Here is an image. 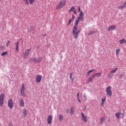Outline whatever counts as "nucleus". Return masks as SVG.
I'll return each instance as SVG.
<instances>
[{
	"label": "nucleus",
	"instance_id": "obj_26",
	"mask_svg": "<svg viewBox=\"0 0 126 126\" xmlns=\"http://www.w3.org/2000/svg\"><path fill=\"white\" fill-rule=\"evenodd\" d=\"M33 29L34 28H33V27H30L29 28H28L29 32H32Z\"/></svg>",
	"mask_w": 126,
	"mask_h": 126
},
{
	"label": "nucleus",
	"instance_id": "obj_29",
	"mask_svg": "<svg viewBox=\"0 0 126 126\" xmlns=\"http://www.w3.org/2000/svg\"><path fill=\"white\" fill-rule=\"evenodd\" d=\"M125 6H119L118 7H117V8H118V9H123V8H125Z\"/></svg>",
	"mask_w": 126,
	"mask_h": 126
},
{
	"label": "nucleus",
	"instance_id": "obj_39",
	"mask_svg": "<svg viewBox=\"0 0 126 126\" xmlns=\"http://www.w3.org/2000/svg\"><path fill=\"white\" fill-rule=\"evenodd\" d=\"M77 97L78 99V98H79V93H78L77 94Z\"/></svg>",
	"mask_w": 126,
	"mask_h": 126
},
{
	"label": "nucleus",
	"instance_id": "obj_46",
	"mask_svg": "<svg viewBox=\"0 0 126 126\" xmlns=\"http://www.w3.org/2000/svg\"><path fill=\"white\" fill-rule=\"evenodd\" d=\"M45 36H46V34H43V37H45Z\"/></svg>",
	"mask_w": 126,
	"mask_h": 126
},
{
	"label": "nucleus",
	"instance_id": "obj_35",
	"mask_svg": "<svg viewBox=\"0 0 126 126\" xmlns=\"http://www.w3.org/2000/svg\"><path fill=\"white\" fill-rule=\"evenodd\" d=\"M23 0L25 2H26V3H27V4H29V1H28V0Z\"/></svg>",
	"mask_w": 126,
	"mask_h": 126
},
{
	"label": "nucleus",
	"instance_id": "obj_43",
	"mask_svg": "<svg viewBox=\"0 0 126 126\" xmlns=\"http://www.w3.org/2000/svg\"><path fill=\"white\" fill-rule=\"evenodd\" d=\"M78 8H79L78 11L79 12V11H80V6H78Z\"/></svg>",
	"mask_w": 126,
	"mask_h": 126
},
{
	"label": "nucleus",
	"instance_id": "obj_33",
	"mask_svg": "<svg viewBox=\"0 0 126 126\" xmlns=\"http://www.w3.org/2000/svg\"><path fill=\"white\" fill-rule=\"evenodd\" d=\"M71 22H72V19H70L67 24V26H68V25H70V24L71 23Z\"/></svg>",
	"mask_w": 126,
	"mask_h": 126
},
{
	"label": "nucleus",
	"instance_id": "obj_22",
	"mask_svg": "<svg viewBox=\"0 0 126 126\" xmlns=\"http://www.w3.org/2000/svg\"><path fill=\"white\" fill-rule=\"evenodd\" d=\"M8 55V53H7V51L3 52L1 54V56H2V57H3V56H7Z\"/></svg>",
	"mask_w": 126,
	"mask_h": 126
},
{
	"label": "nucleus",
	"instance_id": "obj_11",
	"mask_svg": "<svg viewBox=\"0 0 126 126\" xmlns=\"http://www.w3.org/2000/svg\"><path fill=\"white\" fill-rule=\"evenodd\" d=\"M82 119L84 123H87V116H85L83 112L81 113Z\"/></svg>",
	"mask_w": 126,
	"mask_h": 126
},
{
	"label": "nucleus",
	"instance_id": "obj_3",
	"mask_svg": "<svg viewBox=\"0 0 126 126\" xmlns=\"http://www.w3.org/2000/svg\"><path fill=\"white\" fill-rule=\"evenodd\" d=\"M66 0H61L59 5L56 7V9H61L65 5Z\"/></svg>",
	"mask_w": 126,
	"mask_h": 126
},
{
	"label": "nucleus",
	"instance_id": "obj_15",
	"mask_svg": "<svg viewBox=\"0 0 126 126\" xmlns=\"http://www.w3.org/2000/svg\"><path fill=\"white\" fill-rule=\"evenodd\" d=\"M19 104H20V106H21V107H24V100H23V99L21 98L19 100Z\"/></svg>",
	"mask_w": 126,
	"mask_h": 126
},
{
	"label": "nucleus",
	"instance_id": "obj_34",
	"mask_svg": "<svg viewBox=\"0 0 126 126\" xmlns=\"http://www.w3.org/2000/svg\"><path fill=\"white\" fill-rule=\"evenodd\" d=\"M29 1H30V4H32L34 2V0H29Z\"/></svg>",
	"mask_w": 126,
	"mask_h": 126
},
{
	"label": "nucleus",
	"instance_id": "obj_17",
	"mask_svg": "<svg viewBox=\"0 0 126 126\" xmlns=\"http://www.w3.org/2000/svg\"><path fill=\"white\" fill-rule=\"evenodd\" d=\"M93 75L94 76V78L96 77V76H97V77H100V76H101V75H102V73H101V72L95 73Z\"/></svg>",
	"mask_w": 126,
	"mask_h": 126
},
{
	"label": "nucleus",
	"instance_id": "obj_4",
	"mask_svg": "<svg viewBox=\"0 0 126 126\" xmlns=\"http://www.w3.org/2000/svg\"><path fill=\"white\" fill-rule=\"evenodd\" d=\"M20 93L21 96H25V86L24 84H22L21 88L20 89Z\"/></svg>",
	"mask_w": 126,
	"mask_h": 126
},
{
	"label": "nucleus",
	"instance_id": "obj_27",
	"mask_svg": "<svg viewBox=\"0 0 126 126\" xmlns=\"http://www.w3.org/2000/svg\"><path fill=\"white\" fill-rule=\"evenodd\" d=\"M105 101H106V98H103L101 100V106H103V105H104V103H105Z\"/></svg>",
	"mask_w": 126,
	"mask_h": 126
},
{
	"label": "nucleus",
	"instance_id": "obj_44",
	"mask_svg": "<svg viewBox=\"0 0 126 126\" xmlns=\"http://www.w3.org/2000/svg\"><path fill=\"white\" fill-rule=\"evenodd\" d=\"M78 100L79 103H81V101H80V99H79V98H78Z\"/></svg>",
	"mask_w": 126,
	"mask_h": 126
},
{
	"label": "nucleus",
	"instance_id": "obj_41",
	"mask_svg": "<svg viewBox=\"0 0 126 126\" xmlns=\"http://www.w3.org/2000/svg\"><path fill=\"white\" fill-rule=\"evenodd\" d=\"M123 6H125V7H126V1H125L123 4Z\"/></svg>",
	"mask_w": 126,
	"mask_h": 126
},
{
	"label": "nucleus",
	"instance_id": "obj_9",
	"mask_svg": "<svg viewBox=\"0 0 126 126\" xmlns=\"http://www.w3.org/2000/svg\"><path fill=\"white\" fill-rule=\"evenodd\" d=\"M41 61H43V58L42 57H39L38 58H33V62L37 63H41Z\"/></svg>",
	"mask_w": 126,
	"mask_h": 126
},
{
	"label": "nucleus",
	"instance_id": "obj_14",
	"mask_svg": "<svg viewBox=\"0 0 126 126\" xmlns=\"http://www.w3.org/2000/svg\"><path fill=\"white\" fill-rule=\"evenodd\" d=\"M71 11H73V12L74 13V14H77L76 10L75 9V8H74V6L72 7L69 10V12H71Z\"/></svg>",
	"mask_w": 126,
	"mask_h": 126
},
{
	"label": "nucleus",
	"instance_id": "obj_28",
	"mask_svg": "<svg viewBox=\"0 0 126 126\" xmlns=\"http://www.w3.org/2000/svg\"><path fill=\"white\" fill-rule=\"evenodd\" d=\"M93 70H94V69H92L90 70V71H89L87 73V76H88V75H89L92 72V71H93Z\"/></svg>",
	"mask_w": 126,
	"mask_h": 126
},
{
	"label": "nucleus",
	"instance_id": "obj_37",
	"mask_svg": "<svg viewBox=\"0 0 126 126\" xmlns=\"http://www.w3.org/2000/svg\"><path fill=\"white\" fill-rule=\"evenodd\" d=\"M94 33H95V31H92L91 33H89V35H91V34H94Z\"/></svg>",
	"mask_w": 126,
	"mask_h": 126
},
{
	"label": "nucleus",
	"instance_id": "obj_23",
	"mask_svg": "<svg viewBox=\"0 0 126 126\" xmlns=\"http://www.w3.org/2000/svg\"><path fill=\"white\" fill-rule=\"evenodd\" d=\"M74 113V108L73 107L70 108V114L72 115Z\"/></svg>",
	"mask_w": 126,
	"mask_h": 126
},
{
	"label": "nucleus",
	"instance_id": "obj_16",
	"mask_svg": "<svg viewBox=\"0 0 126 126\" xmlns=\"http://www.w3.org/2000/svg\"><path fill=\"white\" fill-rule=\"evenodd\" d=\"M15 45H16V51L18 52L19 51V49H18V47H19V40L15 43Z\"/></svg>",
	"mask_w": 126,
	"mask_h": 126
},
{
	"label": "nucleus",
	"instance_id": "obj_19",
	"mask_svg": "<svg viewBox=\"0 0 126 126\" xmlns=\"http://www.w3.org/2000/svg\"><path fill=\"white\" fill-rule=\"evenodd\" d=\"M119 42H120V44L122 45L123 44H125V43H126V40L124 38H123L122 39H120L119 40Z\"/></svg>",
	"mask_w": 126,
	"mask_h": 126
},
{
	"label": "nucleus",
	"instance_id": "obj_36",
	"mask_svg": "<svg viewBox=\"0 0 126 126\" xmlns=\"http://www.w3.org/2000/svg\"><path fill=\"white\" fill-rule=\"evenodd\" d=\"M69 78L70 79H71L72 78V73H70L69 74Z\"/></svg>",
	"mask_w": 126,
	"mask_h": 126
},
{
	"label": "nucleus",
	"instance_id": "obj_45",
	"mask_svg": "<svg viewBox=\"0 0 126 126\" xmlns=\"http://www.w3.org/2000/svg\"><path fill=\"white\" fill-rule=\"evenodd\" d=\"M72 18L73 20V19H74V16H73V15H72Z\"/></svg>",
	"mask_w": 126,
	"mask_h": 126
},
{
	"label": "nucleus",
	"instance_id": "obj_31",
	"mask_svg": "<svg viewBox=\"0 0 126 126\" xmlns=\"http://www.w3.org/2000/svg\"><path fill=\"white\" fill-rule=\"evenodd\" d=\"M83 14H84L83 12H82V11H80V13H79V17H84Z\"/></svg>",
	"mask_w": 126,
	"mask_h": 126
},
{
	"label": "nucleus",
	"instance_id": "obj_12",
	"mask_svg": "<svg viewBox=\"0 0 126 126\" xmlns=\"http://www.w3.org/2000/svg\"><path fill=\"white\" fill-rule=\"evenodd\" d=\"M94 78H95V76L94 75H92L91 77H90L87 81V83H89L90 82H91V81H93V79H94Z\"/></svg>",
	"mask_w": 126,
	"mask_h": 126
},
{
	"label": "nucleus",
	"instance_id": "obj_10",
	"mask_svg": "<svg viewBox=\"0 0 126 126\" xmlns=\"http://www.w3.org/2000/svg\"><path fill=\"white\" fill-rule=\"evenodd\" d=\"M35 80L36 83H40L41 82V81L42 80V75H38L37 76H36Z\"/></svg>",
	"mask_w": 126,
	"mask_h": 126
},
{
	"label": "nucleus",
	"instance_id": "obj_40",
	"mask_svg": "<svg viewBox=\"0 0 126 126\" xmlns=\"http://www.w3.org/2000/svg\"><path fill=\"white\" fill-rule=\"evenodd\" d=\"M84 97L85 98V99L86 100H87V97L85 96V94H84Z\"/></svg>",
	"mask_w": 126,
	"mask_h": 126
},
{
	"label": "nucleus",
	"instance_id": "obj_25",
	"mask_svg": "<svg viewBox=\"0 0 126 126\" xmlns=\"http://www.w3.org/2000/svg\"><path fill=\"white\" fill-rule=\"evenodd\" d=\"M120 115H121V113L117 112L115 114V117H116V118H118V119H119Z\"/></svg>",
	"mask_w": 126,
	"mask_h": 126
},
{
	"label": "nucleus",
	"instance_id": "obj_24",
	"mask_svg": "<svg viewBox=\"0 0 126 126\" xmlns=\"http://www.w3.org/2000/svg\"><path fill=\"white\" fill-rule=\"evenodd\" d=\"M100 125H102V124H103V123H104V122L105 121V117L100 118Z\"/></svg>",
	"mask_w": 126,
	"mask_h": 126
},
{
	"label": "nucleus",
	"instance_id": "obj_8",
	"mask_svg": "<svg viewBox=\"0 0 126 126\" xmlns=\"http://www.w3.org/2000/svg\"><path fill=\"white\" fill-rule=\"evenodd\" d=\"M47 122V124H48V125L52 124V122H53V117L51 116V115L48 116Z\"/></svg>",
	"mask_w": 126,
	"mask_h": 126
},
{
	"label": "nucleus",
	"instance_id": "obj_1",
	"mask_svg": "<svg viewBox=\"0 0 126 126\" xmlns=\"http://www.w3.org/2000/svg\"><path fill=\"white\" fill-rule=\"evenodd\" d=\"M84 20V17H78L75 21V23L73 28L72 34L75 39L78 38V33L80 32V30L78 31L77 30V26H78V23L79 21H83Z\"/></svg>",
	"mask_w": 126,
	"mask_h": 126
},
{
	"label": "nucleus",
	"instance_id": "obj_2",
	"mask_svg": "<svg viewBox=\"0 0 126 126\" xmlns=\"http://www.w3.org/2000/svg\"><path fill=\"white\" fill-rule=\"evenodd\" d=\"M31 51V48L27 49L25 52H23L22 54V58L23 59H27L28 57H29V55H30V52Z\"/></svg>",
	"mask_w": 126,
	"mask_h": 126
},
{
	"label": "nucleus",
	"instance_id": "obj_38",
	"mask_svg": "<svg viewBox=\"0 0 126 126\" xmlns=\"http://www.w3.org/2000/svg\"><path fill=\"white\" fill-rule=\"evenodd\" d=\"M9 43H10L9 41H8L6 44V47H8L9 45Z\"/></svg>",
	"mask_w": 126,
	"mask_h": 126
},
{
	"label": "nucleus",
	"instance_id": "obj_6",
	"mask_svg": "<svg viewBox=\"0 0 126 126\" xmlns=\"http://www.w3.org/2000/svg\"><path fill=\"white\" fill-rule=\"evenodd\" d=\"M106 92V94L108 95V96H112V87L111 86H108L105 90Z\"/></svg>",
	"mask_w": 126,
	"mask_h": 126
},
{
	"label": "nucleus",
	"instance_id": "obj_47",
	"mask_svg": "<svg viewBox=\"0 0 126 126\" xmlns=\"http://www.w3.org/2000/svg\"><path fill=\"white\" fill-rule=\"evenodd\" d=\"M124 114H125V112H124L123 114H122V115H124Z\"/></svg>",
	"mask_w": 126,
	"mask_h": 126
},
{
	"label": "nucleus",
	"instance_id": "obj_5",
	"mask_svg": "<svg viewBox=\"0 0 126 126\" xmlns=\"http://www.w3.org/2000/svg\"><path fill=\"white\" fill-rule=\"evenodd\" d=\"M4 94H1L0 95V106L1 107H2V106H3V102L4 101Z\"/></svg>",
	"mask_w": 126,
	"mask_h": 126
},
{
	"label": "nucleus",
	"instance_id": "obj_7",
	"mask_svg": "<svg viewBox=\"0 0 126 126\" xmlns=\"http://www.w3.org/2000/svg\"><path fill=\"white\" fill-rule=\"evenodd\" d=\"M8 106L10 109H12L13 108V101L12 99H10L8 100Z\"/></svg>",
	"mask_w": 126,
	"mask_h": 126
},
{
	"label": "nucleus",
	"instance_id": "obj_32",
	"mask_svg": "<svg viewBox=\"0 0 126 126\" xmlns=\"http://www.w3.org/2000/svg\"><path fill=\"white\" fill-rule=\"evenodd\" d=\"M121 52V49H118L116 50V55H119L120 54V52Z\"/></svg>",
	"mask_w": 126,
	"mask_h": 126
},
{
	"label": "nucleus",
	"instance_id": "obj_20",
	"mask_svg": "<svg viewBox=\"0 0 126 126\" xmlns=\"http://www.w3.org/2000/svg\"><path fill=\"white\" fill-rule=\"evenodd\" d=\"M117 70H118V68H115L113 70H111L110 72L113 74V73H116Z\"/></svg>",
	"mask_w": 126,
	"mask_h": 126
},
{
	"label": "nucleus",
	"instance_id": "obj_13",
	"mask_svg": "<svg viewBox=\"0 0 126 126\" xmlns=\"http://www.w3.org/2000/svg\"><path fill=\"white\" fill-rule=\"evenodd\" d=\"M116 26H111L107 28V31H112L113 30H115Z\"/></svg>",
	"mask_w": 126,
	"mask_h": 126
},
{
	"label": "nucleus",
	"instance_id": "obj_30",
	"mask_svg": "<svg viewBox=\"0 0 126 126\" xmlns=\"http://www.w3.org/2000/svg\"><path fill=\"white\" fill-rule=\"evenodd\" d=\"M113 75V74L110 72V73L108 74V76H107V77L108 78H111V77H112V76Z\"/></svg>",
	"mask_w": 126,
	"mask_h": 126
},
{
	"label": "nucleus",
	"instance_id": "obj_21",
	"mask_svg": "<svg viewBox=\"0 0 126 126\" xmlns=\"http://www.w3.org/2000/svg\"><path fill=\"white\" fill-rule=\"evenodd\" d=\"M59 121H63V116L62 115H59Z\"/></svg>",
	"mask_w": 126,
	"mask_h": 126
},
{
	"label": "nucleus",
	"instance_id": "obj_18",
	"mask_svg": "<svg viewBox=\"0 0 126 126\" xmlns=\"http://www.w3.org/2000/svg\"><path fill=\"white\" fill-rule=\"evenodd\" d=\"M23 114L24 117H26V116H27V110L26 109H24L23 110Z\"/></svg>",
	"mask_w": 126,
	"mask_h": 126
},
{
	"label": "nucleus",
	"instance_id": "obj_42",
	"mask_svg": "<svg viewBox=\"0 0 126 126\" xmlns=\"http://www.w3.org/2000/svg\"><path fill=\"white\" fill-rule=\"evenodd\" d=\"M8 126H13V125H12V124L10 123V124H9Z\"/></svg>",
	"mask_w": 126,
	"mask_h": 126
}]
</instances>
